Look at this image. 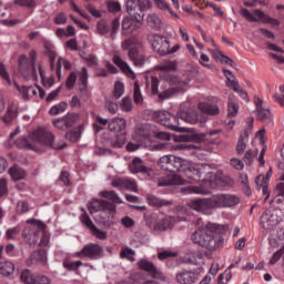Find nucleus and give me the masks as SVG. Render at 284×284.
Wrapping results in <instances>:
<instances>
[{"label": "nucleus", "mask_w": 284, "mask_h": 284, "mask_svg": "<svg viewBox=\"0 0 284 284\" xmlns=\"http://www.w3.org/2000/svg\"><path fill=\"white\" fill-rule=\"evenodd\" d=\"M20 278L24 284H36L37 273L30 270H23L20 274Z\"/></svg>", "instance_id": "42"}, {"label": "nucleus", "mask_w": 284, "mask_h": 284, "mask_svg": "<svg viewBox=\"0 0 284 284\" xmlns=\"http://www.w3.org/2000/svg\"><path fill=\"white\" fill-rule=\"evenodd\" d=\"M214 58L216 59V61H221V63H225V65H230L231 68H234V65H236L234 60H232L230 57L223 54L220 51L214 53Z\"/></svg>", "instance_id": "52"}, {"label": "nucleus", "mask_w": 284, "mask_h": 284, "mask_svg": "<svg viewBox=\"0 0 284 284\" xmlns=\"http://www.w3.org/2000/svg\"><path fill=\"white\" fill-rule=\"evenodd\" d=\"M37 51L31 50L29 52V58L26 54H21L18 59V63H19V72L20 74H22L23 79H26V81H37V68L34 65H37Z\"/></svg>", "instance_id": "7"}, {"label": "nucleus", "mask_w": 284, "mask_h": 284, "mask_svg": "<svg viewBox=\"0 0 284 284\" xmlns=\"http://www.w3.org/2000/svg\"><path fill=\"white\" fill-rule=\"evenodd\" d=\"M247 142H248V135H247V132H244L240 135L236 144L237 154L240 155L244 154L245 150H247Z\"/></svg>", "instance_id": "38"}, {"label": "nucleus", "mask_w": 284, "mask_h": 284, "mask_svg": "<svg viewBox=\"0 0 284 284\" xmlns=\"http://www.w3.org/2000/svg\"><path fill=\"white\" fill-rule=\"evenodd\" d=\"M31 258H32V261H36L37 263H41V265H45V262L48 261L45 250L34 251L31 254Z\"/></svg>", "instance_id": "49"}, {"label": "nucleus", "mask_w": 284, "mask_h": 284, "mask_svg": "<svg viewBox=\"0 0 284 284\" xmlns=\"http://www.w3.org/2000/svg\"><path fill=\"white\" fill-rule=\"evenodd\" d=\"M113 63L124 72V74H129V77H134V72H132V69L130 68V64L128 62L123 61L119 55H113Z\"/></svg>", "instance_id": "33"}, {"label": "nucleus", "mask_w": 284, "mask_h": 284, "mask_svg": "<svg viewBox=\"0 0 284 284\" xmlns=\"http://www.w3.org/2000/svg\"><path fill=\"white\" fill-rule=\"evenodd\" d=\"M146 201H148L149 205H151L152 207H164L168 205H172V202H170L168 200L159 199L155 195H148Z\"/></svg>", "instance_id": "36"}, {"label": "nucleus", "mask_w": 284, "mask_h": 284, "mask_svg": "<svg viewBox=\"0 0 284 284\" xmlns=\"http://www.w3.org/2000/svg\"><path fill=\"white\" fill-rule=\"evenodd\" d=\"M223 74L226 78L227 88H231V90L235 91L239 94V97H241V99H243L244 101H247V91L241 88V85L239 84V81L236 80V78H234V74L232 73V71L224 69Z\"/></svg>", "instance_id": "20"}, {"label": "nucleus", "mask_w": 284, "mask_h": 284, "mask_svg": "<svg viewBox=\"0 0 284 284\" xmlns=\"http://www.w3.org/2000/svg\"><path fill=\"white\" fill-rule=\"evenodd\" d=\"M119 28H121V20L119 18H114L111 23L105 19H102L97 23L98 33L102 37L109 32L111 36L116 34V32H119Z\"/></svg>", "instance_id": "17"}, {"label": "nucleus", "mask_w": 284, "mask_h": 284, "mask_svg": "<svg viewBox=\"0 0 284 284\" xmlns=\"http://www.w3.org/2000/svg\"><path fill=\"white\" fill-rule=\"evenodd\" d=\"M47 145L49 148H55V150H63L65 144L62 146H54V134L44 128H39L29 134V138L21 136L16 141L17 148L20 150H37V145Z\"/></svg>", "instance_id": "5"}, {"label": "nucleus", "mask_w": 284, "mask_h": 284, "mask_svg": "<svg viewBox=\"0 0 284 284\" xmlns=\"http://www.w3.org/2000/svg\"><path fill=\"white\" fill-rule=\"evenodd\" d=\"M67 110H68V103L60 102L59 104L51 106V109L49 110V114L51 116H57V114H62V112Z\"/></svg>", "instance_id": "50"}, {"label": "nucleus", "mask_w": 284, "mask_h": 284, "mask_svg": "<svg viewBox=\"0 0 284 284\" xmlns=\"http://www.w3.org/2000/svg\"><path fill=\"white\" fill-rule=\"evenodd\" d=\"M241 203V197L236 194L217 193L211 197L194 199L189 201L187 205L191 210L200 212L210 216L214 214V210H225L227 207H235Z\"/></svg>", "instance_id": "1"}, {"label": "nucleus", "mask_w": 284, "mask_h": 284, "mask_svg": "<svg viewBox=\"0 0 284 284\" xmlns=\"http://www.w3.org/2000/svg\"><path fill=\"white\" fill-rule=\"evenodd\" d=\"M62 265H63V268L68 270L69 272H77L79 267H82L83 262L64 258Z\"/></svg>", "instance_id": "43"}, {"label": "nucleus", "mask_w": 284, "mask_h": 284, "mask_svg": "<svg viewBox=\"0 0 284 284\" xmlns=\"http://www.w3.org/2000/svg\"><path fill=\"white\" fill-rule=\"evenodd\" d=\"M283 254H284V245L273 254V256L270 260V265H276V263L281 261V256H283Z\"/></svg>", "instance_id": "64"}, {"label": "nucleus", "mask_w": 284, "mask_h": 284, "mask_svg": "<svg viewBox=\"0 0 284 284\" xmlns=\"http://www.w3.org/2000/svg\"><path fill=\"white\" fill-rule=\"evenodd\" d=\"M48 57L50 59L51 70H55L58 81H61V65H63L64 70H72V63L63 58H59L58 64L55 65L57 52L52 50H48Z\"/></svg>", "instance_id": "18"}, {"label": "nucleus", "mask_w": 284, "mask_h": 284, "mask_svg": "<svg viewBox=\"0 0 284 284\" xmlns=\"http://www.w3.org/2000/svg\"><path fill=\"white\" fill-rule=\"evenodd\" d=\"M219 232H221V225L209 222L205 226L197 227L191 235V240L209 252H216L223 247V236Z\"/></svg>", "instance_id": "4"}, {"label": "nucleus", "mask_w": 284, "mask_h": 284, "mask_svg": "<svg viewBox=\"0 0 284 284\" xmlns=\"http://www.w3.org/2000/svg\"><path fill=\"white\" fill-rule=\"evenodd\" d=\"M239 114V103L234 99V97H229L227 101V116L230 119H234Z\"/></svg>", "instance_id": "37"}, {"label": "nucleus", "mask_w": 284, "mask_h": 284, "mask_svg": "<svg viewBox=\"0 0 284 284\" xmlns=\"http://www.w3.org/2000/svg\"><path fill=\"white\" fill-rule=\"evenodd\" d=\"M106 9H108V12H110L111 14H116L121 12V2L110 0L106 2Z\"/></svg>", "instance_id": "56"}, {"label": "nucleus", "mask_w": 284, "mask_h": 284, "mask_svg": "<svg viewBox=\"0 0 284 284\" xmlns=\"http://www.w3.org/2000/svg\"><path fill=\"white\" fill-rule=\"evenodd\" d=\"M164 172H170L171 174L159 180L160 187H165L166 185H185V183H187L185 179L174 173V162L172 160V155L168 165L164 166Z\"/></svg>", "instance_id": "11"}, {"label": "nucleus", "mask_w": 284, "mask_h": 284, "mask_svg": "<svg viewBox=\"0 0 284 284\" xmlns=\"http://www.w3.org/2000/svg\"><path fill=\"white\" fill-rule=\"evenodd\" d=\"M146 88L151 90L152 94H159V78L151 77V79L146 81Z\"/></svg>", "instance_id": "55"}, {"label": "nucleus", "mask_w": 284, "mask_h": 284, "mask_svg": "<svg viewBox=\"0 0 284 284\" xmlns=\"http://www.w3.org/2000/svg\"><path fill=\"white\" fill-rule=\"evenodd\" d=\"M150 42L154 52H158L161 57L170 54V40L165 36L153 34L151 36Z\"/></svg>", "instance_id": "16"}, {"label": "nucleus", "mask_w": 284, "mask_h": 284, "mask_svg": "<svg viewBox=\"0 0 284 284\" xmlns=\"http://www.w3.org/2000/svg\"><path fill=\"white\" fill-rule=\"evenodd\" d=\"M241 14L247 21H253V23H265L267 19V13L263 12L261 9H255L253 12H250L247 9L243 8Z\"/></svg>", "instance_id": "23"}, {"label": "nucleus", "mask_w": 284, "mask_h": 284, "mask_svg": "<svg viewBox=\"0 0 284 284\" xmlns=\"http://www.w3.org/2000/svg\"><path fill=\"white\" fill-rule=\"evenodd\" d=\"M182 194H203V189L195 186V185H189L181 187Z\"/></svg>", "instance_id": "58"}, {"label": "nucleus", "mask_w": 284, "mask_h": 284, "mask_svg": "<svg viewBox=\"0 0 284 284\" xmlns=\"http://www.w3.org/2000/svg\"><path fill=\"white\" fill-rule=\"evenodd\" d=\"M141 42L134 38L126 39L122 42V50H128V57L136 68H143L145 65V55L141 53Z\"/></svg>", "instance_id": "8"}, {"label": "nucleus", "mask_w": 284, "mask_h": 284, "mask_svg": "<svg viewBox=\"0 0 284 284\" xmlns=\"http://www.w3.org/2000/svg\"><path fill=\"white\" fill-rule=\"evenodd\" d=\"M39 72H40L43 88H47L48 90H50V88H52V85H54V78L52 75L47 78L45 71L41 67H39Z\"/></svg>", "instance_id": "47"}, {"label": "nucleus", "mask_w": 284, "mask_h": 284, "mask_svg": "<svg viewBox=\"0 0 284 284\" xmlns=\"http://www.w3.org/2000/svg\"><path fill=\"white\" fill-rule=\"evenodd\" d=\"M75 258H89L90 261H99L103 258V246L97 243L85 244L81 251L73 254Z\"/></svg>", "instance_id": "10"}, {"label": "nucleus", "mask_w": 284, "mask_h": 284, "mask_svg": "<svg viewBox=\"0 0 284 284\" xmlns=\"http://www.w3.org/2000/svg\"><path fill=\"white\" fill-rule=\"evenodd\" d=\"M136 8L140 12H145V10H150L152 2L150 0H135Z\"/></svg>", "instance_id": "63"}, {"label": "nucleus", "mask_w": 284, "mask_h": 284, "mask_svg": "<svg viewBox=\"0 0 284 284\" xmlns=\"http://www.w3.org/2000/svg\"><path fill=\"white\" fill-rule=\"evenodd\" d=\"M210 170L211 168L209 164H196L194 166L187 164L186 169L183 172L186 179L197 182L201 181V179L205 181L206 176L212 174Z\"/></svg>", "instance_id": "12"}, {"label": "nucleus", "mask_w": 284, "mask_h": 284, "mask_svg": "<svg viewBox=\"0 0 284 284\" xmlns=\"http://www.w3.org/2000/svg\"><path fill=\"white\" fill-rule=\"evenodd\" d=\"M125 145V134L115 135L111 139V148H122Z\"/></svg>", "instance_id": "59"}, {"label": "nucleus", "mask_w": 284, "mask_h": 284, "mask_svg": "<svg viewBox=\"0 0 284 284\" xmlns=\"http://www.w3.org/2000/svg\"><path fill=\"white\" fill-rule=\"evenodd\" d=\"M173 161V170L174 172H184L187 165H190V162L187 160H183L182 158H176L172 155Z\"/></svg>", "instance_id": "39"}, {"label": "nucleus", "mask_w": 284, "mask_h": 284, "mask_svg": "<svg viewBox=\"0 0 284 284\" xmlns=\"http://www.w3.org/2000/svg\"><path fill=\"white\" fill-rule=\"evenodd\" d=\"M153 3H155L159 10H162L163 12H169V14H171V17H175V19L179 18V14L172 11V8H170V4H168L165 0H153Z\"/></svg>", "instance_id": "44"}, {"label": "nucleus", "mask_w": 284, "mask_h": 284, "mask_svg": "<svg viewBox=\"0 0 284 284\" xmlns=\"http://www.w3.org/2000/svg\"><path fill=\"white\" fill-rule=\"evenodd\" d=\"M99 196H102V199H108L109 201H112V203H115L118 205L123 203V201L115 191H101L99 193Z\"/></svg>", "instance_id": "41"}, {"label": "nucleus", "mask_w": 284, "mask_h": 284, "mask_svg": "<svg viewBox=\"0 0 284 284\" xmlns=\"http://www.w3.org/2000/svg\"><path fill=\"white\" fill-rule=\"evenodd\" d=\"M256 154H258V150L246 151V153L244 155V163H246V165H252V163H254V159H255Z\"/></svg>", "instance_id": "62"}, {"label": "nucleus", "mask_w": 284, "mask_h": 284, "mask_svg": "<svg viewBox=\"0 0 284 284\" xmlns=\"http://www.w3.org/2000/svg\"><path fill=\"white\" fill-rule=\"evenodd\" d=\"M9 174L13 181H21V179H26V171L17 165L9 170Z\"/></svg>", "instance_id": "45"}, {"label": "nucleus", "mask_w": 284, "mask_h": 284, "mask_svg": "<svg viewBox=\"0 0 284 284\" xmlns=\"http://www.w3.org/2000/svg\"><path fill=\"white\" fill-rule=\"evenodd\" d=\"M79 119H81V115L78 113H67L64 116L53 120L52 124L57 130L65 132V130L74 128L79 123Z\"/></svg>", "instance_id": "15"}, {"label": "nucleus", "mask_w": 284, "mask_h": 284, "mask_svg": "<svg viewBox=\"0 0 284 284\" xmlns=\"http://www.w3.org/2000/svg\"><path fill=\"white\" fill-rule=\"evenodd\" d=\"M134 104L132 103L131 97H124L120 103L122 112H132Z\"/></svg>", "instance_id": "54"}, {"label": "nucleus", "mask_w": 284, "mask_h": 284, "mask_svg": "<svg viewBox=\"0 0 284 284\" xmlns=\"http://www.w3.org/2000/svg\"><path fill=\"white\" fill-rule=\"evenodd\" d=\"M14 87L18 90V92H20V94H22V99L24 101H28L30 99V97H37V93L39 92V90L32 87H26V85H19L17 82H14Z\"/></svg>", "instance_id": "31"}, {"label": "nucleus", "mask_w": 284, "mask_h": 284, "mask_svg": "<svg viewBox=\"0 0 284 284\" xmlns=\"http://www.w3.org/2000/svg\"><path fill=\"white\" fill-rule=\"evenodd\" d=\"M13 3L20 8H28L29 10L37 8V0H13Z\"/></svg>", "instance_id": "53"}, {"label": "nucleus", "mask_w": 284, "mask_h": 284, "mask_svg": "<svg viewBox=\"0 0 284 284\" xmlns=\"http://www.w3.org/2000/svg\"><path fill=\"white\" fill-rule=\"evenodd\" d=\"M138 267L140 270H143V272H148L153 278H161L163 276V273H161V270L154 265V263L148 261V260H140L138 262Z\"/></svg>", "instance_id": "24"}, {"label": "nucleus", "mask_w": 284, "mask_h": 284, "mask_svg": "<svg viewBox=\"0 0 284 284\" xmlns=\"http://www.w3.org/2000/svg\"><path fill=\"white\" fill-rule=\"evenodd\" d=\"M89 212L90 214L101 212V223L108 226L114 225V214L116 213V205L114 203H111L108 200L93 199L89 203Z\"/></svg>", "instance_id": "6"}, {"label": "nucleus", "mask_w": 284, "mask_h": 284, "mask_svg": "<svg viewBox=\"0 0 284 284\" xmlns=\"http://www.w3.org/2000/svg\"><path fill=\"white\" fill-rule=\"evenodd\" d=\"M173 226H174V217H164L156 223L155 230H160V232H165V230H171V227Z\"/></svg>", "instance_id": "40"}, {"label": "nucleus", "mask_w": 284, "mask_h": 284, "mask_svg": "<svg viewBox=\"0 0 284 284\" xmlns=\"http://www.w3.org/2000/svg\"><path fill=\"white\" fill-rule=\"evenodd\" d=\"M199 110L209 116H219V114H221V109L219 105L212 102H200Z\"/></svg>", "instance_id": "27"}, {"label": "nucleus", "mask_w": 284, "mask_h": 284, "mask_svg": "<svg viewBox=\"0 0 284 284\" xmlns=\"http://www.w3.org/2000/svg\"><path fill=\"white\" fill-rule=\"evenodd\" d=\"M143 21V13H132L129 17L124 18L122 21V31L124 34H132L134 30L141 28Z\"/></svg>", "instance_id": "14"}, {"label": "nucleus", "mask_w": 284, "mask_h": 284, "mask_svg": "<svg viewBox=\"0 0 284 284\" xmlns=\"http://www.w3.org/2000/svg\"><path fill=\"white\" fill-rule=\"evenodd\" d=\"M214 183L219 190H231V187H234V179L227 175L215 176Z\"/></svg>", "instance_id": "28"}, {"label": "nucleus", "mask_w": 284, "mask_h": 284, "mask_svg": "<svg viewBox=\"0 0 284 284\" xmlns=\"http://www.w3.org/2000/svg\"><path fill=\"white\" fill-rule=\"evenodd\" d=\"M179 256L178 252L162 251L158 253L159 261H168V258H176Z\"/></svg>", "instance_id": "60"}, {"label": "nucleus", "mask_w": 284, "mask_h": 284, "mask_svg": "<svg viewBox=\"0 0 284 284\" xmlns=\"http://www.w3.org/2000/svg\"><path fill=\"white\" fill-rule=\"evenodd\" d=\"M125 119L123 118H113L109 122V130L110 132H122V130L125 128Z\"/></svg>", "instance_id": "35"}, {"label": "nucleus", "mask_w": 284, "mask_h": 284, "mask_svg": "<svg viewBox=\"0 0 284 284\" xmlns=\"http://www.w3.org/2000/svg\"><path fill=\"white\" fill-rule=\"evenodd\" d=\"M77 78L80 85V92L88 90V68L83 67L78 72H71L67 79L65 87L68 90H72L77 83Z\"/></svg>", "instance_id": "13"}, {"label": "nucleus", "mask_w": 284, "mask_h": 284, "mask_svg": "<svg viewBox=\"0 0 284 284\" xmlns=\"http://www.w3.org/2000/svg\"><path fill=\"white\" fill-rule=\"evenodd\" d=\"M0 274L2 276H10L11 274H14V264L12 262H1Z\"/></svg>", "instance_id": "46"}, {"label": "nucleus", "mask_w": 284, "mask_h": 284, "mask_svg": "<svg viewBox=\"0 0 284 284\" xmlns=\"http://www.w3.org/2000/svg\"><path fill=\"white\" fill-rule=\"evenodd\" d=\"M130 170L132 174H139V172H148V166L143 165V160L141 158H134L130 164Z\"/></svg>", "instance_id": "34"}, {"label": "nucleus", "mask_w": 284, "mask_h": 284, "mask_svg": "<svg viewBox=\"0 0 284 284\" xmlns=\"http://www.w3.org/2000/svg\"><path fill=\"white\" fill-rule=\"evenodd\" d=\"M133 101L135 105H143V93H141V87H139V82H134L133 85Z\"/></svg>", "instance_id": "48"}, {"label": "nucleus", "mask_w": 284, "mask_h": 284, "mask_svg": "<svg viewBox=\"0 0 284 284\" xmlns=\"http://www.w3.org/2000/svg\"><path fill=\"white\" fill-rule=\"evenodd\" d=\"M113 187H120L121 190H130L131 192H136V182L130 179H114L111 182Z\"/></svg>", "instance_id": "26"}, {"label": "nucleus", "mask_w": 284, "mask_h": 284, "mask_svg": "<svg viewBox=\"0 0 284 284\" xmlns=\"http://www.w3.org/2000/svg\"><path fill=\"white\" fill-rule=\"evenodd\" d=\"M122 94H125V85L121 81L114 83L113 97L114 99H121Z\"/></svg>", "instance_id": "57"}, {"label": "nucleus", "mask_w": 284, "mask_h": 284, "mask_svg": "<svg viewBox=\"0 0 284 284\" xmlns=\"http://www.w3.org/2000/svg\"><path fill=\"white\" fill-rule=\"evenodd\" d=\"M280 222L281 217L272 210H266L261 216V225L264 230H270V227L278 225Z\"/></svg>", "instance_id": "22"}, {"label": "nucleus", "mask_w": 284, "mask_h": 284, "mask_svg": "<svg viewBox=\"0 0 284 284\" xmlns=\"http://www.w3.org/2000/svg\"><path fill=\"white\" fill-rule=\"evenodd\" d=\"M153 116L156 123L164 125V128H168L173 132H185V128L179 126L180 122L178 115H172L168 111H158Z\"/></svg>", "instance_id": "9"}, {"label": "nucleus", "mask_w": 284, "mask_h": 284, "mask_svg": "<svg viewBox=\"0 0 284 284\" xmlns=\"http://www.w3.org/2000/svg\"><path fill=\"white\" fill-rule=\"evenodd\" d=\"M67 110H68V103L60 102L59 104L51 106V109L49 110V114L51 116H57V114H62V112Z\"/></svg>", "instance_id": "51"}, {"label": "nucleus", "mask_w": 284, "mask_h": 284, "mask_svg": "<svg viewBox=\"0 0 284 284\" xmlns=\"http://www.w3.org/2000/svg\"><path fill=\"white\" fill-rule=\"evenodd\" d=\"M80 221L83 225H85V227H88V230H90V232L95 227L94 223L92 222V220L90 219V215H88V213H83L80 216Z\"/></svg>", "instance_id": "61"}, {"label": "nucleus", "mask_w": 284, "mask_h": 284, "mask_svg": "<svg viewBox=\"0 0 284 284\" xmlns=\"http://www.w3.org/2000/svg\"><path fill=\"white\" fill-rule=\"evenodd\" d=\"M154 134H156V125L150 123L138 125L133 134V141H135V143L129 142L126 144L128 152H136L140 148H145L151 152L170 151L172 144L168 142L154 143L152 141V139H154Z\"/></svg>", "instance_id": "2"}, {"label": "nucleus", "mask_w": 284, "mask_h": 284, "mask_svg": "<svg viewBox=\"0 0 284 284\" xmlns=\"http://www.w3.org/2000/svg\"><path fill=\"white\" fill-rule=\"evenodd\" d=\"M17 114H19V104L17 102H11V103H9L7 113L2 118V120L6 123H12V121H14V119H17Z\"/></svg>", "instance_id": "30"}, {"label": "nucleus", "mask_w": 284, "mask_h": 284, "mask_svg": "<svg viewBox=\"0 0 284 284\" xmlns=\"http://www.w3.org/2000/svg\"><path fill=\"white\" fill-rule=\"evenodd\" d=\"M184 121V123H190L191 125H196V123H205V118L199 114V111L194 109H187L186 111L180 110L178 113V120Z\"/></svg>", "instance_id": "19"}, {"label": "nucleus", "mask_w": 284, "mask_h": 284, "mask_svg": "<svg viewBox=\"0 0 284 284\" xmlns=\"http://www.w3.org/2000/svg\"><path fill=\"white\" fill-rule=\"evenodd\" d=\"M254 103L258 121H263V123H272V112L270 109L263 106V100L258 97H254Z\"/></svg>", "instance_id": "21"}, {"label": "nucleus", "mask_w": 284, "mask_h": 284, "mask_svg": "<svg viewBox=\"0 0 284 284\" xmlns=\"http://www.w3.org/2000/svg\"><path fill=\"white\" fill-rule=\"evenodd\" d=\"M83 130H85V125L80 124L77 128L69 130L64 136H65L67 141H70V143H77V141H79V139H81V134H82Z\"/></svg>", "instance_id": "29"}, {"label": "nucleus", "mask_w": 284, "mask_h": 284, "mask_svg": "<svg viewBox=\"0 0 284 284\" xmlns=\"http://www.w3.org/2000/svg\"><path fill=\"white\" fill-rule=\"evenodd\" d=\"M158 70L160 71L161 81L169 83V85H174L159 93L160 101H165V99H170L174 97V94H179V92H185V90H187L190 85V77H178L174 74V72H176V62H163L158 65Z\"/></svg>", "instance_id": "3"}, {"label": "nucleus", "mask_w": 284, "mask_h": 284, "mask_svg": "<svg viewBox=\"0 0 284 284\" xmlns=\"http://www.w3.org/2000/svg\"><path fill=\"white\" fill-rule=\"evenodd\" d=\"M176 281L180 284L199 283V274H196L192 271H181L176 274Z\"/></svg>", "instance_id": "25"}, {"label": "nucleus", "mask_w": 284, "mask_h": 284, "mask_svg": "<svg viewBox=\"0 0 284 284\" xmlns=\"http://www.w3.org/2000/svg\"><path fill=\"white\" fill-rule=\"evenodd\" d=\"M146 23L152 30H161L163 28V20L156 13H151L146 18Z\"/></svg>", "instance_id": "32"}]
</instances>
